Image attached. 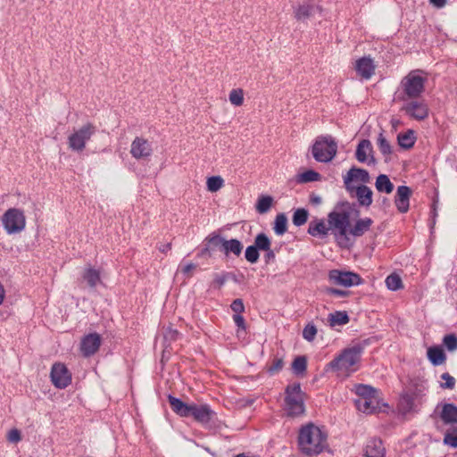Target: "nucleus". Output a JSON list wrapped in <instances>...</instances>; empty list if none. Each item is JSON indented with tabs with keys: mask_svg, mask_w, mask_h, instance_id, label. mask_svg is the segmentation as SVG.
I'll return each instance as SVG.
<instances>
[{
	"mask_svg": "<svg viewBox=\"0 0 457 457\" xmlns=\"http://www.w3.org/2000/svg\"><path fill=\"white\" fill-rule=\"evenodd\" d=\"M352 206L349 202H342L337 204L336 210L328 215V223L330 229L334 230L336 237L348 240V235L354 237H360L370 230L373 220L370 218H364L356 220L353 227L350 226Z\"/></svg>",
	"mask_w": 457,
	"mask_h": 457,
	"instance_id": "obj_1",
	"label": "nucleus"
},
{
	"mask_svg": "<svg viewBox=\"0 0 457 457\" xmlns=\"http://www.w3.org/2000/svg\"><path fill=\"white\" fill-rule=\"evenodd\" d=\"M171 410L181 418H192L205 428H211L217 420V413L207 403H185L171 395H168Z\"/></svg>",
	"mask_w": 457,
	"mask_h": 457,
	"instance_id": "obj_2",
	"label": "nucleus"
},
{
	"mask_svg": "<svg viewBox=\"0 0 457 457\" xmlns=\"http://www.w3.org/2000/svg\"><path fill=\"white\" fill-rule=\"evenodd\" d=\"M328 435L310 422L302 426L298 433V447L306 455H318L328 446Z\"/></svg>",
	"mask_w": 457,
	"mask_h": 457,
	"instance_id": "obj_3",
	"label": "nucleus"
},
{
	"mask_svg": "<svg viewBox=\"0 0 457 457\" xmlns=\"http://www.w3.org/2000/svg\"><path fill=\"white\" fill-rule=\"evenodd\" d=\"M305 393L299 382L289 384L285 388L284 411L287 417L295 418L305 412Z\"/></svg>",
	"mask_w": 457,
	"mask_h": 457,
	"instance_id": "obj_4",
	"label": "nucleus"
},
{
	"mask_svg": "<svg viewBox=\"0 0 457 457\" xmlns=\"http://www.w3.org/2000/svg\"><path fill=\"white\" fill-rule=\"evenodd\" d=\"M362 352L363 346L361 344L345 348L328 363V367L332 370L353 372L356 370L354 366L361 361Z\"/></svg>",
	"mask_w": 457,
	"mask_h": 457,
	"instance_id": "obj_5",
	"label": "nucleus"
},
{
	"mask_svg": "<svg viewBox=\"0 0 457 457\" xmlns=\"http://www.w3.org/2000/svg\"><path fill=\"white\" fill-rule=\"evenodd\" d=\"M337 152V143L331 136L318 137L312 147L313 158L320 162H328Z\"/></svg>",
	"mask_w": 457,
	"mask_h": 457,
	"instance_id": "obj_6",
	"label": "nucleus"
},
{
	"mask_svg": "<svg viewBox=\"0 0 457 457\" xmlns=\"http://www.w3.org/2000/svg\"><path fill=\"white\" fill-rule=\"evenodd\" d=\"M427 79L417 74V71H411L401 80L403 95L400 99L406 101L419 98L425 90Z\"/></svg>",
	"mask_w": 457,
	"mask_h": 457,
	"instance_id": "obj_7",
	"label": "nucleus"
},
{
	"mask_svg": "<svg viewBox=\"0 0 457 457\" xmlns=\"http://www.w3.org/2000/svg\"><path fill=\"white\" fill-rule=\"evenodd\" d=\"M96 133V127L91 122H87L68 137L69 148L75 152H82Z\"/></svg>",
	"mask_w": 457,
	"mask_h": 457,
	"instance_id": "obj_8",
	"label": "nucleus"
},
{
	"mask_svg": "<svg viewBox=\"0 0 457 457\" xmlns=\"http://www.w3.org/2000/svg\"><path fill=\"white\" fill-rule=\"evenodd\" d=\"M2 223L7 234H17L25 228L26 217L21 209L10 208L3 214Z\"/></svg>",
	"mask_w": 457,
	"mask_h": 457,
	"instance_id": "obj_9",
	"label": "nucleus"
},
{
	"mask_svg": "<svg viewBox=\"0 0 457 457\" xmlns=\"http://www.w3.org/2000/svg\"><path fill=\"white\" fill-rule=\"evenodd\" d=\"M50 377L53 385L59 389H64L71 383V373L61 362H56L52 366Z\"/></svg>",
	"mask_w": 457,
	"mask_h": 457,
	"instance_id": "obj_10",
	"label": "nucleus"
},
{
	"mask_svg": "<svg viewBox=\"0 0 457 457\" xmlns=\"http://www.w3.org/2000/svg\"><path fill=\"white\" fill-rule=\"evenodd\" d=\"M328 279L339 286L352 287L361 284L362 279L360 275L351 271H342L339 270H332L328 273Z\"/></svg>",
	"mask_w": 457,
	"mask_h": 457,
	"instance_id": "obj_11",
	"label": "nucleus"
},
{
	"mask_svg": "<svg viewBox=\"0 0 457 457\" xmlns=\"http://www.w3.org/2000/svg\"><path fill=\"white\" fill-rule=\"evenodd\" d=\"M402 107V111L416 120H424L428 117L429 109L425 101L411 99Z\"/></svg>",
	"mask_w": 457,
	"mask_h": 457,
	"instance_id": "obj_12",
	"label": "nucleus"
},
{
	"mask_svg": "<svg viewBox=\"0 0 457 457\" xmlns=\"http://www.w3.org/2000/svg\"><path fill=\"white\" fill-rule=\"evenodd\" d=\"M153 154L152 144L145 138L136 137L130 145V154L136 160L148 159Z\"/></svg>",
	"mask_w": 457,
	"mask_h": 457,
	"instance_id": "obj_13",
	"label": "nucleus"
},
{
	"mask_svg": "<svg viewBox=\"0 0 457 457\" xmlns=\"http://www.w3.org/2000/svg\"><path fill=\"white\" fill-rule=\"evenodd\" d=\"M101 343L102 337L98 333H89L81 338L79 350L84 357H90L99 350Z\"/></svg>",
	"mask_w": 457,
	"mask_h": 457,
	"instance_id": "obj_14",
	"label": "nucleus"
},
{
	"mask_svg": "<svg viewBox=\"0 0 457 457\" xmlns=\"http://www.w3.org/2000/svg\"><path fill=\"white\" fill-rule=\"evenodd\" d=\"M370 179L369 171L365 169L352 167L347 174L344 177V183L347 192L353 194L354 187L352 185L353 181H361L362 183H369Z\"/></svg>",
	"mask_w": 457,
	"mask_h": 457,
	"instance_id": "obj_15",
	"label": "nucleus"
},
{
	"mask_svg": "<svg viewBox=\"0 0 457 457\" xmlns=\"http://www.w3.org/2000/svg\"><path fill=\"white\" fill-rule=\"evenodd\" d=\"M263 233H259L254 237L253 245L246 247L245 252V260L253 264L256 263L260 258L259 251L268 250V242L262 240Z\"/></svg>",
	"mask_w": 457,
	"mask_h": 457,
	"instance_id": "obj_16",
	"label": "nucleus"
},
{
	"mask_svg": "<svg viewBox=\"0 0 457 457\" xmlns=\"http://www.w3.org/2000/svg\"><path fill=\"white\" fill-rule=\"evenodd\" d=\"M373 147L371 142L369 139H362L359 142L356 151H355V158L359 162L375 164L376 160L372 155Z\"/></svg>",
	"mask_w": 457,
	"mask_h": 457,
	"instance_id": "obj_17",
	"label": "nucleus"
},
{
	"mask_svg": "<svg viewBox=\"0 0 457 457\" xmlns=\"http://www.w3.org/2000/svg\"><path fill=\"white\" fill-rule=\"evenodd\" d=\"M354 69L361 79L368 80L375 74L376 65L370 56H363L356 61Z\"/></svg>",
	"mask_w": 457,
	"mask_h": 457,
	"instance_id": "obj_18",
	"label": "nucleus"
},
{
	"mask_svg": "<svg viewBox=\"0 0 457 457\" xmlns=\"http://www.w3.org/2000/svg\"><path fill=\"white\" fill-rule=\"evenodd\" d=\"M411 190L407 186H399L395 195V204L401 213H405L409 210L410 197Z\"/></svg>",
	"mask_w": 457,
	"mask_h": 457,
	"instance_id": "obj_19",
	"label": "nucleus"
},
{
	"mask_svg": "<svg viewBox=\"0 0 457 457\" xmlns=\"http://www.w3.org/2000/svg\"><path fill=\"white\" fill-rule=\"evenodd\" d=\"M225 238L216 233L210 234L204 240V247L201 250L200 255L211 256V252L219 249L221 252L222 244Z\"/></svg>",
	"mask_w": 457,
	"mask_h": 457,
	"instance_id": "obj_20",
	"label": "nucleus"
},
{
	"mask_svg": "<svg viewBox=\"0 0 457 457\" xmlns=\"http://www.w3.org/2000/svg\"><path fill=\"white\" fill-rule=\"evenodd\" d=\"M386 449L379 438H371L364 448V457H385Z\"/></svg>",
	"mask_w": 457,
	"mask_h": 457,
	"instance_id": "obj_21",
	"label": "nucleus"
},
{
	"mask_svg": "<svg viewBox=\"0 0 457 457\" xmlns=\"http://www.w3.org/2000/svg\"><path fill=\"white\" fill-rule=\"evenodd\" d=\"M355 196L361 206L370 207L372 204V190L365 186L361 185L354 187Z\"/></svg>",
	"mask_w": 457,
	"mask_h": 457,
	"instance_id": "obj_22",
	"label": "nucleus"
},
{
	"mask_svg": "<svg viewBox=\"0 0 457 457\" xmlns=\"http://www.w3.org/2000/svg\"><path fill=\"white\" fill-rule=\"evenodd\" d=\"M243 244L236 238L225 239L222 244L221 252L226 255L229 256V254H234L235 256H239L243 251Z\"/></svg>",
	"mask_w": 457,
	"mask_h": 457,
	"instance_id": "obj_23",
	"label": "nucleus"
},
{
	"mask_svg": "<svg viewBox=\"0 0 457 457\" xmlns=\"http://www.w3.org/2000/svg\"><path fill=\"white\" fill-rule=\"evenodd\" d=\"M355 405L362 412L374 413L379 409V398L357 399Z\"/></svg>",
	"mask_w": 457,
	"mask_h": 457,
	"instance_id": "obj_24",
	"label": "nucleus"
},
{
	"mask_svg": "<svg viewBox=\"0 0 457 457\" xmlns=\"http://www.w3.org/2000/svg\"><path fill=\"white\" fill-rule=\"evenodd\" d=\"M440 418L445 424H456L457 423V406L453 403H444Z\"/></svg>",
	"mask_w": 457,
	"mask_h": 457,
	"instance_id": "obj_25",
	"label": "nucleus"
},
{
	"mask_svg": "<svg viewBox=\"0 0 457 457\" xmlns=\"http://www.w3.org/2000/svg\"><path fill=\"white\" fill-rule=\"evenodd\" d=\"M428 359L434 366H439L445 362L446 355L440 346H431L427 352Z\"/></svg>",
	"mask_w": 457,
	"mask_h": 457,
	"instance_id": "obj_26",
	"label": "nucleus"
},
{
	"mask_svg": "<svg viewBox=\"0 0 457 457\" xmlns=\"http://www.w3.org/2000/svg\"><path fill=\"white\" fill-rule=\"evenodd\" d=\"M416 395L414 393L404 392L400 395L398 407L404 412L408 413L414 410V401Z\"/></svg>",
	"mask_w": 457,
	"mask_h": 457,
	"instance_id": "obj_27",
	"label": "nucleus"
},
{
	"mask_svg": "<svg viewBox=\"0 0 457 457\" xmlns=\"http://www.w3.org/2000/svg\"><path fill=\"white\" fill-rule=\"evenodd\" d=\"M316 11H321L319 6L312 4H302L295 10V18L297 21H305L312 16Z\"/></svg>",
	"mask_w": 457,
	"mask_h": 457,
	"instance_id": "obj_28",
	"label": "nucleus"
},
{
	"mask_svg": "<svg viewBox=\"0 0 457 457\" xmlns=\"http://www.w3.org/2000/svg\"><path fill=\"white\" fill-rule=\"evenodd\" d=\"M355 394L359 396L358 399H372L379 398L378 391L371 386L358 384L355 386Z\"/></svg>",
	"mask_w": 457,
	"mask_h": 457,
	"instance_id": "obj_29",
	"label": "nucleus"
},
{
	"mask_svg": "<svg viewBox=\"0 0 457 457\" xmlns=\"http://www.w3.org/2000/svg\"><path fill=\"white\" fill-rule=\"evenodd\" d=\"M416 139L415 132L412 129H408L397 136L398 145L406 150L411 149L414 145Z\"/></svg>",
	"mask_w": 457,
	"mask_h": 457,
	"instance_id": "obj_30",
	"label": "nucleus"
},
{
	"mask_svg": "<svg viewBox=\"0 0 457 457\" xmlns=\"http://www.w3.org/2000/svg\"><path fill=\"white\" fill-rule=\"evenodd\" d=\"M82 278L92 288L96 287V285L101 282L99 270L92 268L91 266H88L85 269L82 274Z\"/></svg>",
	"mask_w": 457,
	"mask_h": 457,
	"instance_id": "obj_31",
	"label": "nucleus"
},
{
	"mask_svg": "<svg viewBox=\"0 0 457 457\" xmlns=\"http://www.w3.org/2000/svg\"><path fill=\"white\" fill-rule=\"evenodd\" d=\"M375 187L380 193L391 194L394 190V184L386 174H380L377 177Z\"/></svg>",
	"mask_w": 457,
	"mask_h": 457,
	"instance_id": "obj_32",
	"label": "nucleus"
},
{
	"mask_svg": "<svg viewBox=\"0 0 457 457\" xmlns=\"http://www.w3.org/2000/svg\"><path fill=\"white\" fill-rule=\"evenodd\" d=\"M330 228H327L325 222L320 220L317 221H312L309 224L308 233L312 237L320 236V237H324L328 235V231Z\"/></svg>",
	"mask_w": 457,
	"mask_h": 457,
	"instance_id": "obj_33",
	"label": "nucleus"
},
{
	"mask_svg": "<svg viewBox=\"0 0 457 457\" xmlns=\"http://www.w3.org/2000/svg\"><path fill=\"white\" fill-rule=\"evenodd\" d=\"M307 370V358L304 355L296 356L292 362L293 373L298 377L305 374Z\"/></svg>",
	"mask_w": 457,
	"mask_h": 457,
	"instance_id": "obj_34",
	"label": "nucleus"
},
{
	"mask_svg": "<svg viewBox=\"0 0 457 457\" xmlns=\"http://www.w3.org/2000/svg\"><path fill=\"white\" fill-rule=\"evenodd\" d=\"M273 204V198L270 195H262L259 196L256 204L255 209L257 212L263 214L270 211Z\"/></svg>",
	"mask_w": 457,
	"mask_h": 457,
	"instance_id": "obj_35",
	"label": "nucleus"
},
{
	"mask_svg": "<svg viewBox=\"0 0 457 457\" xmlns=\"http://www.w3.org/2000/svg\"><path fill=\"white\" fill-rule=\"evenodd\" d=\"M274 232L278 236L284 235L287 230V218L285 213H278L274 220Z\"/></svg>",
	"mask_w": 457,
	"mask_h": 457,
	"instance_id": "obj_36",
	"label": "nucleus"
},
{
	"mask_svg": "<svg viewBox=\"0 0 457 457\" xmlns=\"http://www.w3.org/2000/svg\"><path fill=\"white\" fill-rule=\"evenodd\" d=\"M350 319L346 312H335L328 315V321L331 327L336 325H345L349 322Z\"/></svg>",
	"mask_w": 457,
	"mask_h": 457,
	"instance_id": "obj_37",
	"label": "nucleus"
},
{
	"mask_svg": "<svg viewBox=\"0 0 457 457\" xmlns=\"http://www.w3.org/2000/svg\"><path fill=\"white\" fill-rule=\"evenodd\" d=\"M377 145H378V147L380 153L385 156V158L386 160L392 154V147H391L390 143L385 137L383 131H381L378 134Z\"/></svg>",
	"mask_w": 457,
	"mask_h": 457,
	"instance_id": "obj_38",
	"label": "nucleus"
},
{
	"mask_svg": "<svg viewBox=\"0 0 457 457\" xmlns=\"http://www.w3.org/2000/svg\"><path fill=\"white\" fill-rule=\"evenodd\" d=\"M309 212L304 208L296 209L293 214L292 221L296 227H301L307 222Z\"/></svg>",
	"mask_w": 457,
	"mask_h": 457,
	"instance_id": "obj_39",
	"label": "nucleus"
},
{
	"mask_svg": "<svg viewBox=\"0 0 457 457\" xmlns=\"http://www.w3.org/2000/svg\"><path fill=\"white\" fill-rule=\"evenodd\" d=\"M386 285L388 289L396 291L403 287V281L399 275L393 273L386 278Z\"/></svg>",
	"mask_w": 457,
	"mask_h": 457,
	"instance_id": "obj_40",
	"label": "nucleus"
},
{
	"mask_svg": "<svg viewBox=\"0 0 457 457\" xmlns=\"http://www.w3.org/2000/svg\"><path fill=\"white\" fill-rule=\"evenodd\" d=\"M320 174L315 170H309L301 173L298 177L297 181L299 183H308L319 180Z\"/></svg>",
	"mask_w": 457,
	"mask_h": 457,
	"instance_id": "obj_41",
	"label": "nucleus"
},
{
	"mask_svg": "<svg viewBox=\"0 0 457 457\" xmlns=\"http://www.w3.org/2000/svg\"><path fill=\"white\" fill-rule=\"evenodd\" d=\"M228 99L235 106H241L244 103V91L242 88L232 89L229 93Z\"/></svg>",
	"mask_w": 457,
	"mask_h": 457,
	"instance_id": "obj_42",
	"label": "nucleus"
},
{
	"mask_svg": "<svg viewBox=\"0 0 457 457\" xmlns=\"http://www.w3.org/2000/svg\"><path fill=\"white\" fill-rule=\"evenodd\" d=\"M262 240H265L268 242V250H263V251L265 252L264 262L266 264H269L275 261L276 253H275V250L271 248V241H270V237L265 233H263Z\"/></svg>",
	"mask_w": 457,
	"mask_h": 457,
	"instance_id": "obj_43",
	"label": "nucleus"
},
{
	"mask_svg": "<svg viewBox=\"0 0 457 457\" xmlns=\"http://www.w3.org/2000/svg\"><path fill=\"white\" fill-rule=\"evenodd\" d=\"M284 367V361L282 358H274L270 365L267 367V372L273 376L278 373Z\"/></svg>",
	"mask_w": 457,
	"mask_h": 457,
	"instance_id": "obj_44",
	"label": "nucleus"
},
{
	"mask_svg": "<svg viewBox=\"0 0 457 457\" xmlns=\"http://www.w3.org/2000/svg\"><path fill=\"white\" fill-rule=\"evenodd\" d=\"M223 186V179L219 176H213L207 180V188L211 192L218 191Z\"/></svg>",
	"mask_w": 457,
	"mask_h": 457,
	"instance_id": "obj_45",
	"label": "nucleus"
},
{
	"mask_svg": "<svg viewBox=\"0 0 457 457\" xmlns=\"http://www.w3.org/2000/svg\"><path fill=\"white\" fill-rule=\"evenodd\" d=\"M317 335V328L312 323H308L303 330V337L308 342H312Z\"/></svg>",
	"mask_w": 457,
	"mask_h": 457,
	"instance_id": "obj_46",
	"label": "nucleus"
},
{
	"mask_svg": "<svg viewBox=\"0 0 457 457\" xmlns=\"http://www.w3.org/2000/svg\"><path fill=\"white\" fill-rule=\"evenodd\" d=\"M443 344L448 351H454L457 349V337L454 334L445 335L443 338Z\"/></svg>",
	"mask_w": 457,
	"mask_h": 457,
	"instance_id": "obj_47",
	"label": "nucleus"
},
{
	"mask_svg": "<svg viewBox=\"0 0 457 457\" xmlns=\"http://www.w3.org/2000/svg\"><path fill=\"white\" fill-rule=\"evenodd\" d=\"M444 444L451 447H457V428L453 433H446L444 437Z\"/></svg>",
	"mask_w": 457,
	"mask_h": 457,
	"instance_id": "obj_48",
	"label": "nucleus"
},
{
	"mask_svg": "<svg viewBox=\"0 0 457 457\" xmlns=\"http://www.w3.org/2000/svg\"><path fill=\"white\" fill-rule=\"evenodd\" d=\"M441 378L445 383L441 384L442 388L453 389L455 386V379L449 373L445 372L441 375Z\"/></svg>",
	"mask_w": 457,
	"mask_h": 457,
	"instance_id": "obj_49",
	"label": "nucleus"
},
{
	"mask_svg": "<svg viewBox=\"0 0 457 457\" xmlns=\"http://www.w3.org/2000/svg\"><path fill=\"white\" fill-rule=\"evenodd\" d=\"M231 310L235 314H242L245 312V305L243 300L240 298L235 299L230 304Z\"/></svg>",
	"mask_w": 457,
	"mask_h": 457,
	"instance_id": "obj_50",
	"label": "nucleus"
},
{
	"mask_svg": "<svg viewBox=\"0 0 457 457\" xmlns=\"http://www.w3.org/2000/svg\"><path fill=\"white\" fill-rule=\"evenodd\" d=\"M179 331L170 327L167 328L164 332V339L165 341H176L179 337Z\"/></svg>",
	"mask_w": 457,
	"mask_h": 457,
	"instance_id": "obj_51",
	"label": "nucleus"
},
{
	"mask_svg": "<svg viewBox=\"0 0 457 457\" xmlns=\"http://www.w3.org/2000/svg\"><path fill=\"white\" fill-rule=\"evenodd\" d=\"M325 292L327 295H336V296H340V297H345V296L349 295V291L341 290V289H337V288H334V287H327L325 289Z\"/></svg>",
	"mask_w": 457,
	"mask_h": 457,
	"instance_id": "obj_52",
	"label": "nucleus"
},
{
	"mask_svg": "<svg viewBox=\"0 0 457 457\" xmlns=\"http://www.w3.org/2000/svg\"><path fill=\"white\" fill-rule=\"evenodd\" d=\"M7 439H8V441H10L12 443L20 442L21 440V431L18 430L17 428L11 429L8 432Z\"/></svg>",
	"mask_w": 457,
	"mask_h": 457,
	"instance_id": "obj_53",
	"label": "nucleus"
},
{
	"mask_svg": "<svg viewBox=\"0 0 457 457\" xmlns=\"http://www.w3.org/2000/svg\"><path fill=\"white\" fill-rule=\"evenodd\" d=\"M233 320L235 324L241 329L245 330V320L244 317L241 314H234L233 315Z\"/></svg>",
	"mask_w": 457,
	"mask_h": 457,
	"instance_id": "obj_54",
	"label": "nucleus"
},
{
	"mask_svg": "<svg viewBox=\"0 0 457 457\" xmlns=\"http://www.w3.org/2000/svg\"><path fill=\"white\" fill-rule=\"evenodd\" d=\"M227 280L226 275H216L214 278V284L217 285L219 287H222Z\"/></svg>",
	"mask_w": 457,
	"mask_h": 457,
	"instance_id": "obj_55",
	"label": "nucleus"
},
{
	"mask_svg": "<svg viewBox=\"0 0 457 457\" xmlns=\"http://www.w3.org/2000/svg\"><path fill=\"white\" fill-rule=\"evenodd\" d=\"M310 203L313 205H319L321 204V197L318 195L312 194L310 195Z\"/></svg>",
	"mask_w": 457,
	"mask_h": 457,
	"instance_id": "obj_56",
	"label": "nucleus"
},
{
	"mask_svg": "<svg viewBox=\"0 0 457 457\" xmlns=\"http://www.w3.org/2000/svg\"><path fill=\"white\" fill-rule=\"evenodd\" d=\"M196 268V265L194 264V263H188L187 265H185L183 268H182V272L183 274L185 275H189V273L191 272V270H195Z\"/></svg>",
	"mask_w": 457,
	"mask_h": 457,
	"instance_id": "obj_57",
	"label": "nucleus"
},
{
	"mask_svg": "<svg viewBox=\"0 0 457 457\" xmlns=\"http://www.w3.org/2000/svg\"><path fill=\"white\" fill-rule=\"evenodd\" d=\"M429 3L436 7V8H442L446 4V0H428Z\"/></svg>",
	"mask_w": 457,
	"mask_h": 457,
	"instance_id": "obj_58",
	"label": "nucleus"
},
{
	"mask_svg": "<svg viewBox=\"0 0 457 457\" xmlns=\"http://www.w3.org/2000/svg\"><path fill=\"white\" fill-rule=\"evenodd\" d=\"M171 249V243H167V244H164V245H160L158 246V250L162 253H168L170 250Z\"/></svg>",
	"mask_w": 457,
	"mask_h": 457,
	"instance_id": "obj_59",
	"label": "nucleus"
},
{
	"mask_svg": "<svg viewBox=\"0 0 457 457\" xmlns=\"http://www.w3.org/2000/svg\"><path fill=\"white\" fill-rule=\"evenodd\" d=\"M4 296H5V290L4 288V286L0 283V305L3 303Z\"/></svg>",
	"mask_w": 457,
	"mask_h": 457,
	"instance_id": "obj_60",
	"label": "nucleus"
},
{
	"mask_svg": "<svg viewBox=\"0 0 457 457\" xmlns=\"http://www.w3.org/2000/svg\"><path fill=\"white\" fill-rule=\"evenodd\" d=\"M381 204H382L384 207L387 208V207H389V206H390V201L388 200V198H386V197H383V199H382V201H381Z\"/></svg>",
	"mask_w": 457,
	"mask_h": 457,
	"instance_id": "obj_61",
	"label": "nucleus"
},
{
	"mask_svg": "<svg viewBox=\"0 0 457 457\" xmlns=\"http://www.w3.org/2000/svg\"><path fill=\"white\" fill-rule=\"evenodd\" d=\"M432 214H433V217H436V202L433 203L432 204Z\"/></svg>",
	"mask_w": 457,
	"mask_h": 457,
	"instance_id": "obj_62",
	"label": "nucleus"
}]
</instances>
